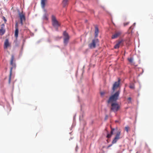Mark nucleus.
Returning a JSON list of instances; mask_svg holds the SVG:
<instances>
[{
	"label": "nucleus",
	"mask_w": 153,
	"mask_h": 153,
	"mask_svg": "<svg viewBox=\"0 0 153 153\" xmlns=\"http://www.w3.org/2000/svg\"><path fill=\"white\" fill-rule=\"evenodd\" d=\"M10 65L11 66V67L10 69V73L9 78V83H10L11 81V79L12 74V69L13 68H16V64L15 62L14 56L13 55H11V57L10 61Z\"/></svg>",
	"instance_id": "obj_1"
},
{
	"label": "nucleus",
	"mask_w": 153,
	"mask_h": 153,
	"mask_svg": "<svg viewBox=\"0 0 153 153\" xmlns=\"http://www.w3.org/2000/svg\"><path fill=\"white\" fill-rule=\"evenodd\" d=\"M120 91V90L119 89L114 94L111 96L108 100V103H109L111 102L116 101L118 99Z\"/></svg>",
	"instance_id": "obj_2"
},
{
	"label": "nucleus",
	"mask_w": 153,
	"mask_h": 153,
	"mask_svg": "<svg viewBox=\"0 0 153 153\" xmlns=\"http://www.w3.org/2000/svg\"><path fill=\"white\" fill-rule=\"evenodd\" d=\"M51 19L52 25L55 28L56 30L57 31L58 28L60 26V24L57 21L55 16L53 15L52 16Z\"/></svg>",
	"instance_id": "obj_3"
},
{
	"label": "nucleus",
	"mask_w": 153,
	"mask_h": 153,
	"mask_svg": "<svg viewBox=\"0 0 153 153\" xmlns=\"http://www.w3.org/2000/svg\"><path fill=\"white\" fill-rule=\"evenodd\" d=\"M111 109L114 112L118 111L120 108V105L117 103H112L111 104Z\"/></svg>",
	"instance_id": "obj_4"
},
{
	"label": "nucleus",
	"mask_w": 153,
	"mask_h": 153,
	"mask_svg": "<svg viewBox=\"0 0 153 153\" xmlns=\"http://www.w3.org/2000/svg\"><path fill=\"white\" fill-rule=\"evenodd\" d=\"M99 40L96 39H93L91 43L88 45V47L90 48H94L96 47V45L99 42Z\"/></svg>",
	"instance_id": "obj_5"
},
{
	"label": "nucleus",
	"mask_w": 153,
	"mask_h": 153,
	"mask_svg": "<svg viewBox=\"0 0 153 153\" xmlns=\"http://www.w3.org/2000/svg\"><path fill=\"white\" fill-rule=\"evenodd\" d=\"M63 35L64 36V43L66 45L68 42L69 39V36L68 34L65 31H64Z\"/></svg>",
	"instance_id": "obj_6"
},
{
	"label": "nucleus",
	"mask_w": 153,
	"mask_h": 153,
	"mask_svg": "<svg viewBox=\"0 0 153 153\" xmlns=\"http://www.w3.org/2000/svg\"><path fill=\"white\" fill-rule=\"evenodd\" d=\"M120 79H119L118 81L115 82L113 84L112 87V90L113 92L114 91L120 86Z\"/></svg>",
	"instance_id": "obj_7"
},
{
	"label": "nucleus",
	"mask_w": 153,
	"mask_h": 153,
	"mask_svg": "<svg viewBox=\"0 0 153 153\" xmlns=\"http://www.w3.org/2000/svg\"><path fill=\"white\" fill-rule=\"evenodd\" d=\"M19 15L20 19V23L21 25H22L23 24V21H25V14L23 13L22 12L21 13L19 12Z\"/></svg>",
	"instance_id": "obj_8"
},
{
	"label": "nucleus",
	"mask_w": 153,
	"mask_h": 153,
	"mask_svg": "<svg viewBox=\"0 0 153 153\" xmlns=\"http://www.w3.org/2000/svg\"><path fill=\"white\" fill-rule=\"evenodd\" d=\"M124 41L121 39L119 40L118 42L115 45L114 48L115 49L118 48L120 46H122L123 44Z\"/></svg>",
	"instance_id": "obj_9"
},
{
	"label": "nucleus",
	"mask_w": 153,
	"mask_h": 153,
	"mask_svg": "<svg viewBox=\"0 0 153 153\" xmlns=\"http://www.w3.org/2000/svg\"><path fill=\"white\" fill-rule=\"evenodd\" d=\"M9 47H10V44L9 43L8 39H7L4 42V49H6Z\"/></svg>",
	"instance_id": "obj_10"
},
{
	"label": "nucleus",
	"mask_w": 153,
	"mask_h": 153,
	"mask_svg": "<svg viewBox=\"0 0 153 153\" xmlns=\"http://www.w3.org/2000/svg\"><path fill=\"white\" fill-rule=\"evenodd\" d=\"M19 29L17 23H16L15 25V36L16 38H17L18 36Z\"/></svg>",
	"instance_id": "obj_11"
},
{
	"label": "nucleus",
	"mask_w": 153,
	"mask_h": 153,
	"mask_svg": "<svg viewBox=\"0 0 153 153\" xmlns=\"http://www.w3.org/2000/svg\"><path fill=\"white\" fill-rule=\"evenodd\" d=\"M121 33V32L120 31L116 32L114 34L112 35L111 38L113 39L116 38L119 36Z\"/></svg>",
	"instance_id": "obj_12"
},
{
	"label": "nucleus",
	"mask_w": 153,
	"mask_h": 153,
	"mask_svg": "<svg viewBox=\"0 0 153 153\" xmlns=\"http://www.w3.org/2000/svg\"><path fill=\"white\" fill-rule=\"evenodd\" d=\"M99 32V30L97 27L96 26L95 27V37H97L98 36V34Z\"/></svg>",
	"instance_id": "obj_13"
},
{
	"label": "nucleus",
	"mask_w": 153,
	"mask_h": 153,
	"mask_svg": "<svg viewBox=\"0 0 153 153\" xmlns=\"http://www.w3.org/2000/svg\"><path fill=\"white\" fill-rule=\"evenodd\" d=\"M114 130H115L114 128H111V134H108L107 135L106 137L108 138H110L111 137V135L113 134V131Z\"/></svg>",
	"instance_id": "obj_14"
},
{
	"label": "nucleus",
	"mask_w": 153,
	"mask_h": 153,
	"mask_svg": "<svg viewBox=\"0 0 153 153\" xmlns=\"http://www.w3.org/2000/svg\"><path fill=\"white\" fill-rule=\"evenodd\" d=\"M47 0H41V4L42 7L43 8H44L45 5V2Z\"/></svg>",
	"instance_id": "obj_15"
},
{
	"label": "nucleus",
	"mask_w": 153,
	"mask_h": 153,
	"mask_svg": "<svg viewBox=\"0 0 153 153\" xmlns=\"http://www.w3.org/2000/svg\"><path fill=\"white\" fill-rule=\"evenodd\" d=\"M5 32V30L4 29H0V36L3 35Z\"/></svg>",
	"instance_id": "obj_16"
},
{
	"label": "nucleus",
	"mask_w": 153,
	"mask_h": 153,
	"mask_svg": "<svg viewBox=\"0 0 153 153\" xmlns=\"http://www.w3.org/2000/svg\"><path fill=\"white\" fill-rule=\"evenodd\" d=\"M68 0H63L62 4L64 7H65L68 4Z\"/></svg>",
	"instance_id": "obj_17"
},
{
	"label": "nucleus",
	"mask_w": 153,
	"mask_h": 153,
	"mask_svg": "<svg viewBox=\"0 0 153 153\" xmlns=\"http://www.w3.org/2000/svg\"><path fill=\"white\" fill-rule=\"evenodd\" d=\"M120 132H121L120 131H118L117 132L116 136L115 137L117 138L118 140L120 138Z\"/></svg>",
	"instance_id": "obj_18"
},
{
	"label": "nucleus",
	"mask_w": 153,
	"mask_h": 153,
	"mask_svg": "<svg viewBox=\"0 0 153 153\" xmlns=\"http://www.w3.org/2000/svg\"><path fill=\"white\" fill-rule=\"evenodd\" d=\"M118 140V139L116 138L115 137H114V140H113V141H112V144H113L116 143L117 142Z\"/></svg>",
	"instance_id": "obj_19"
},
{
	"label": "nucleus",
	"mask_w": 153,
	"mask_h": 153,
	"mask_svg": "<svg viewBox=\"0 0 153 153\" xmlns=\"http://www.w3.org/2000/svg\"><path fill=\"white\" fill-rule=\"evenodd\" d=\"M129 88L131 89H134V85L133 84H131L129 86Z\"/></svg>",
	"instance_id": "obj_20"
},
{
	"label": "nucleus",
	"mask_w": 153,
	"mask_h": 153,
	"mask_svg": "<svg viewBox=\"0 0 153 153\" xmlns=\"http://www.w3.org/2000/svg\"><path fill=\"white\" fill-rule=\"evenodd\" d=\"M129 129V127L128 126H126L125 127V130L127 132H128V130Z\"/></svg>",
	"instance_id": "obj_21"
},
{
	"label": "nucleus",
	"mask_w": 153,
	"mask_h": 153,
	"mask_svg": "<svg viewBox=\"0 0 153 153\" xmlns=\"http://www.w3.org/2000/svg\"><path fill=\"white\" fill-rule=\"evenodd\" d=\"M128 59L129 62L131 63L132 62H133V59L132 58H128Z\"/></svg>",
	"instance_id": "obj_22"
},
{
	"label": "nucleus",
	"mask_w": 153,
	"mask_h": 153,
	"mask_svg": "<svg viewBox=\"0 0 153 153\" xmlns=\"http://www.w3.org/2000/svg\"><path fill=\"white\" fill-rule=\"evenodd\" d=\"M2 19H3V20H4V23H6V22H7V20L6 19H5V17L3 16L2 17Z\"/></svg>",
	"instance_id": "obj_23"
},
{
	"label": "nucleus",
	"mask_w": 153,
	"mask_h": 153,
	"mask_svg": "<svg viewBox=\"0 0 153 153\" xmlns=\"http://www.w3.org/2000/svg\"><path fill=\"white\" fill-rule=\"evenodd\" d=\"M43 18H44V19L45 20H47L48 19V17L46 15H45L44 16Z\"/></svg>",
	"instance_id": "obj_24"
},
{
	"label": "nucleus",
	"mask_w": 153,
	"mask_h": 153,
	"mask_svg": "<svg viewBox=\"0 0 153 153\" xmlns=\"http://www.w3.org/2000/svg\"><path fill=\"white\" fill-rule=\"evenodd\" d=\"M129 24V22H128L124 23V26H125L128 25Z\"/></svg>",
	"instance_id": "obj_25"
},
{
	"label": "nucleus",
	"mask_w": 153,
	"mask_h": 153,
	"mask_svg": "<svg viewBox=\"0 0 153 153\" xmlns=\"http://www.w3.org/2000/svg\"><path fill=\"white\" fill-rule=\"evenodd\" d=\"M4 25L3 24L1 25V29H4Z\"/></svg>",
	"instance_id": "obj_26"
},
{
	"label": "nucleus",
	"mask_w": 153,
	"mask_h": 153,
	"mask_svg": "<svg viewBox=\"0 0 153 153\" xmlns=\"http://www.w3.org/2000/svg\"><path fill=\"white\" fill-rule=\"evenodd\" d=\"M105 93L104 92H100V94L101 96H103L104 94Z\"/></svg>",
	"instance_id": "obj_27"
},
{
	"label": "nucleus",
	"mask_w": 153,
	"mask_h": 153,
	"mask_svg": "<svg viewBox=\"0 0 153 153\" xmlns=\"http://www.w3.org/2000/svg\"><path fill=\"white\" fill-rule=\"evenodd\" d=\"M128 100L130 101H131V98L130 97H129L128 98Z\"/></svg>",
	"instance_id": "obj_28"
},
{
	"label": "nucleus",
	"mask_w": 153,
	"mask_h": 153,
	"mask_svg": "<svg viewBox=\"0 0 153 153\" xmlns=\"http://www.w3.org/2000/svg\"><path fill=\"white\" fill-rule=\"evenodd\" d=\"M112 146V144L108 146V147H109Z\"/></svg>",
	"instance_id": "obj_29"
},
{
	"label": "nucleus",
	"mask_w": 153,
	"mask_h": 153,
	"mask_svg": "<svg viewBox=\"0 0 153 153\" xmlns=\"http://www.w3.org/2000/svg\"><path fill=\"white\" fill-rule=\"evenodd\" d=\"M131 27H130V28L131 29Z\"/></svg>",
	"instance_id": "obj_30"
},
{
	"label": "nucleus",
	"mask_w": 153,
	"mask_h": 153,
	"mask_svg": "<svg viewBox=\"0 0 153 153\" xmlns=\"http://www.w3.org/2000/svg\"><path fill=\"white\" fill-rule=\"evenodd\" d=\"M61 38V37H59V39H60V38Z\"/></svg>",
	"instance_id": "obj_31"
},
{
	"label": "nucleus",
	"mask_w": 153,
	"mask_h": 153,
	"mask_svg": "<svg viewBox=\"0 0 153 153\" xmlns=\"http://www.w3.org/2000/svg\"><path fill=\"white\" fill-rule=\"evenodd\" d=\"M152 23H153V21L152 22Z\"/></svg>",
	"instance_id": "obj_32"
}]
</instances>
